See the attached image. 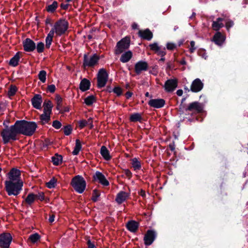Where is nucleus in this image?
I'll list each match as a JSON object with an SVG mask.
<instances>
[{
	"label": "nucleus",
	"instance_id": "9",
	"mask_svg": "<svg viewBox=\"0 0 248 248\" xmlns=\"http://www.w3.org/2000/svg\"><path fill=\"white\" fill-rule=\"evenodd\" d=\"M12 239V236L9 232H3L0 234V247L9 248Z\"/></svg>",
	"mask_w": 248,
	"mask_h": 248
},
{
	"label": "nucleus",
	"instance_id": "51",
	"mask_svg": "<svg viewBox=\"0 0 248 248\" xmlns=\"http://www.w3.org/2000/svg\"><path fill=\"white\" fill-rule=\"evenodd\" d=\"M85 239L87 241L88 248H96L94 244L92 242L89 236H86Z\"/></svg>",
	"mask_w": 248,
	"mask_h": 248
},
{
	"label": "nucleus",
	"instance_id": "21",
	"mask_svg": "<svg viewBox=\"0 0 248 248\" xmlns=\"http://www.w3.org/2000/svg\"><path fill=\"white\" fill-rule=\"evenodd\" d=\"M140 223L134 220L128 221L125 227L126 229L131 232H136L139 229Z\"/></svg>",
	"mask_w": 248,
	"mask_h": 248
},
{
	"label": "nucleus",
	"instance_id": "19",
	"mask_svg": "<svg viewBox=\"0 0 248 248\" xmlns=\"http://www.w3.org/2000/svg\"><path fill=\"white\" fill-rule=\"evenodd\" d=\"M42 101V96L39 94H35L31 99L33 107L38 109H41Z\"/></svg>",
	"mask_w": 248,
	"mask_h": 248
},
{
	"label": "nucleus",
	"instance_id": "5",
	"mask_svg": "<svg viewBox=\"0 0 248 248\" xmlns=\"http://www.w3.org/2000/svg\"><path fill=\"white\" fill-rule=\"evenodd\" d=\"M130 39L129 37H125L118 41L115 47L114 53L115 55H119L129 48L130 46Z\"/></svg>",
	"mask_w": 248,
	"mask_h": 248
},
{
	"label": "nucleus",
	"instance_id": "18",
	"mask_svg": "<svg viewBox=\"0 0 248 248\" xmlns=\"http://www.w3.org/2000/svg\"><path fill=\"white\" fill-rule=\"evenodd\" d=\"M186 109L188 111H195L197 113H201L202 111L203 108L199 102L195 101L190 103L186 108Z\"/></svg>",
	"mask_w": 248,
	"mask_h": 248
},
{
	"label": "nucleus",
	"instance_id": "43",
	"mask_svg": "<svg viewBox=\"0 0 248 248\" xmlns=\"http://www.w3.org/2000/svg\"><path fill=\"white\" fill-rule=\"evenodd\" d=\"M46 72L45 70H41L39 72L38 77V78L43 82L45 83L46 81Z\"/></svg>",
	"mask_w": 248,
	"mask_h": 248
},
{
	"label": "nucleus",
	"instance_id": "20",
	"mask_svg": "<svg viewBox=\"0 0 248 248\" xmlns=\"http://www.w3.org/2000/svg\"><path fill=\"white\" fill-rule=\"evenodd\" d=\"M35 201V194L30 193L22 202V205L27 207H31Z\"/></svg>",
	"mask_w": 248,
	"mask_h": 248
},
{
	"label": "nucleus",
	"instance_id": "35",
	"mask_svg": "<svg viewBox=\"0 0 248 248\" xmlns=\"http://www.w3.org/2000/svg\"><path fill=\"white\" fill-rule=\"evenodd\" d=\"M96 101V98L93 95L88 96L84 99V103L88 106H91Z\"/></svg>",
	"mask_w": 248,
	"mask_h": 248
},
{
	"label": "nucleus",
	"instance_id": "17",
	"mask_svg": "<svg viewBox=\"0 0 248 248\" xmlns=\"http://www.w3.org/2000/svg\"><path fill=\"white\" fill-rule=\"evenodd\" d=\"M93 180H98L99 183L104 186H108L109 182L107 180L105 175L99 171H96L93 176Z\"/></svg>",
	"mask_w": 248,
	"mask_h": 248
},
{
	"label": "nucleus",
	"instance_id": "53",
	"mask_svg": "<svg viewBox=\"0 0 248 248\" xmlns=\"http://www.w3.org/2000/svg\"><path fill=\"white\" fill-rule=\"evenodd\" d=\"M155 54L160 57L165 56L166 55V48L162 47Z\"/></svg>",
	"mask_w": 248,
	"mask_h": 248
},
{
	"label": "nucleus",
	"instance_id": "27",
	"mask_svg": "<svg viewBox=\"0 0 248 248\" xmlns=\"http://www.w3.org/2000/svg\"><path fill=\"white\" fill-rule=\"evenodd\" d=\"M133 56V53L131 51L128 50L122 54L120 61L123 63H126L130 61Z\"/></svg>",
	"mask_w": 248,
	"mask_h": 248
},
{
	"label": "nucleus",
	"instance_id": "63",
	"mask_svg": "<svg viewBox=\"0 0 248 248\" xmlns=\"http://www.w3.org/2000/svg\"><path fill=\"white\" fill-rule=\"evenodd\" d=\"M45 24L46 25L49 24L50 26H52V19L49 17H47L45 20Z\"/></svg>",
	"mask_w": 248,
	"mask_h": 248
},
{
	"label": "nucleus",
	"instance_id": "10",
	"mask_svg": "<svg viewBox=\"0 0 248 248\" xmlns=\"http://www.w3.org/2000/svg\"><path fill=\"white\" fill-rule=\"evenodd\" d=\"M156 236L157 233L155 230H147L143 238L145 245L148 246L152 245L155 240Z\"/></svg>",
	"mask_w": 248,
	"mask_h": 248
},
{
	"label": "nucleus",
	"instance_id": "59",
	"mask_svg": "<svg viewBox=\"0 0 248 248\" xmlns=\"http://www.w3.org/2000/svg\"><path fill=\"white\" fill-rule=\"evenodd\" d=\"M233 25H234V23L232 21V20L228 21L226 23V28L227 30L228 31H229L230 28H231L232 27Z\"/></svg>",
	"mask_w": 248,
	"mask_h": 248
},
{
	"label": "nucleus",
	"instance_id": "4",
	"mask_svg": "<svg viewBox=\"0 0 248 248\" xmlns=\"http://www.w3.org/2000/svg\"><path fill=\"white\" fill-rule=\"evenodd\" d=\"M70 185L78 193H82L86 187V182L84 178L79 175L74 176L71 180Z\"/></svg>",
	"mask_w": 248,
	"mask_h": 248
},
{
	"label": "nucleus",
	"instance_id": "38",
	"mask_svg": "<svg viewBox=\"0 0 248 248\" xmlns=\"http://www.w3.org/2000/svg\"><path fill=\"white\" fill-rule=\"evenodd\" d=\"M17 91V88L15 85H11L9 87L7 94L9 97L14 96Z\"/></svg>",
	"mask_w": 248,
	"mask_h": 248
},
{
	"label": "nucleus",
	"instance_id": "57",
	"mask_svg": "<svg viewBox=\"0 0 248 248\" xmlns=\"http://www.w3.org/2000/svg\"><path fill=\"white\" fill-rule=\"evenodd\" d=\"M56 90V87L54 84L49 85L47 86V91L50 93H54Z\"/></svg>",
	"mask_w": 248,
	"mask_h": 248
},
{
	"label": "nucleus",
	"instance_id": "58",
	"mask_svg": "<svg viewBox=\"0 0 248 248\" xmlns=\"http://www.w3.org/2000/svg\"><path fill=\"white\" fill-rule=\"evenodd\" d=\"M195 43L194 41L190 42V48H189V51L191 53H192L196 50V48L195 46Z\"/></svg>",
	"mask_w": 248,
	"mask_h": 248
},
{
	"label": "nucleus",
	"instance_id": "28",
	"mask_svg": "<svg viewBox=\"0 0 248 248\" xmlns=\"http://www.w3.org/2000/svg\"><path fill=\"white\" fill-rule=\"evenodd\" d=\"M100 153L106 160L109 161L111 159V156L110 155L109 151L106 146H102L101 147Z\"/></svg>",
	"mask_w": 248,
	"mask_h": 248
},
{
	"label": "nucleus",
	"instance_id": "41",
	"mask_svg": "<svg viewBox=\"0 0 248 248\" xmlns=\"http://www.w3.org/2000/svg\"><path fill=\"white\" fill-rule=\"evenodd\" d=\"M100 196V192L97 189H94L93 191L91 200L94 202L98 201V198Z\"/></svg>",
	"mask_w": 248,
	"mask_h": 248
},
{
	"label": "nucleus",
	"instance_id": "13",
	"mask_svg": "<svg viewBox=\"0 0 248 248\" xmlns=\"http://www.w3.org/2000/svg\"><path fill=\"white\" fill-rule=\"evenodd\" d=\"M24 50L27 52H33L36 49V44L30 38H27L23 41Z\"/></svg>",
	"mask_w": 248,
	"mask_h": 248
},
{
	"label": "nucleus",
	"instance_id": "62",
	"mask_svg": "<svg viewBox=\"0 0 248 248\" xmlns=\"http://www.w3.org/2000/svg\"><path fill=\"white\" fill-rule=\"evenodd\" d=\"M175 143L174 141H173L172 143H170L168 145V148L171 151H174L175 150Z\"/></svg>",
	"mask_w": 248,
	"mask_h": 248
},
{
	"label": "nucleus",
	"instance_id": "7",
	"mask_svg": "<svg viewBox=\"0 0 248 248\" xmlns=\"http://www.w3.org/2000/svg\"><path fill=\"white\" fill-rule=\"evenodd\" d=\"M99 60L100 57L97 54H94L90 59L88 58V55L85 54L84 55L82 67L84 69H86L87 67H93L98 64Z\"/></svg>",
	"mask_w": 248,
	"mask_h": 248
},
{
	"label": "nucleus",
	"instance_id": "42",
	"mask_svg": "<svg viewBox=\"0 0 248 248\" xmlns=\"http://www.w3.org/2000/svg\"><path fill=\"white\" fill-rule=\"evenodd\" d=\"M57 182V179L53 177L48 182L46 183V186H47V187L50 189L54 188L56 186Z\"/></svg>",
	"mask_w": 248,
	"mask_h": 248
},
{
	"label": "nucleus",
	"instance_id": "8",
	"mask_svg": "<svg viewBox=\"0 0 248 248\" xmlns=\"http://www.w3.org/2000/svg\"><path fill=\"white\" fill-rule=\"evenodd\" d=\"M108 78V74L106 69L101 68L99 69L97 75V86L99 89L105 86Z\"/></svg>",
	"mask_w": 248,
	"mask_h": 248
},
{
	"label": "nucleus",
	"instance_id": "32",
	"mask_svg": "<svg viewBox=\"0 0 248 248\" xmlns=\"http://www.w3.org/2000/svg\"><path fill=\"white\" fill-rule=\"evenodd\" d=\"M43 111L52 113V108L53 105L50 100H46L43 103Z\"/></svg>",
	"mask_w": 248,
	"mask_h": 248
},
{
	"label": "nucleus",
	"instance_id": "64",
	"mask_svg": "<svg viewBox=\"0 0 248 248\" xmlns=\"http://www.w3.org/2000/svg\"><path fill=\"white\" fill-rule=\"evenodd\" d=\"M60 6L62 9L66 10L68 8L69 4H64V3H62L61 4Z\"/></svg>",
	"mask_w": 248,
	"mask_h": 248
},
{
	"label": "nucleus",
	"instance_id": "61",
	"mask_svg": "<svg viewBox=\"0 0 248 248\" xmlns=\"http://www.w3.org/2000/svg\"><path fill=\"white\" fill-rule=\"evenodd\" d=\"M124 174L125 175L128 177L129 179H130L132 176V172L128 169H125L124 170Z\"/></svg>",
	"mask_w": 248,
	"mask_h": 248
},
{
	"label": "nucleus",
	"instance_id": "49",
	"mask_svg": "<svg viewBox=\"0 0 248 248\" xmlns=\"http://www.w3.org/2000/svg\"><path fill=\"white\" fill-rule=\"evenodd\" d=\"M113 92L116 94L117 96H120L123 93V90L120 87L116 86L113 89Z\"/></svg>",
	"mask_w": 248,
	"mask_h": 248
},
{
	"label": "nucleus",
	"instance_id": "3",
	"mask_svg": "<svg viewBox=\"0 0 248 248\" xmlns=\"http://www.w3.org/2000/svg\"><path fill=\"white\" fill-rule=\"evenodd\" d=\"M5 189L9 196H17L21 192L23 186L22 181L17 182H12L11 181H5Z\"/></svg>",
	"mask_w": 248,
	"mask_h": 248
},
{
	"label": "nucleus",
	"instance_id": "36",
	"mask_svg": "<svg viewBox=\"0 0 248 248\" xmlns=\"http://www.w3.org/2000/svg\"><path fill=\"white\" fill-rule=\"evenodd\" d=\"M82 145L81 142L79 140L77 139L76 140V145L74 147V149L72 152V154L74 155H78L79 154V151L81 149Z\"/></svg>",
	"mask_w": 248,
	"mask_h": 248
},
{
	"label": "nucleus",
	"instance_id": "47",
	"mask_svg": "<svg viewBox=\"0 0 248 248\" xmlns=\"http://www.w3.org/2000/svg\"><path fill=\"white\" fill-rule=\"evenodd\" d=\"M36 48L38 53H42L45 49V44L42 42H39L36 46Z\"/></svg>",
	"mask_w": 248,
	"mask_h": 248
},
{
	"label": "nucleus",
	"instance_id": "45",
	"mask_svg": "<svg viewBox=\"0 0 248 248\" xmlns=\"http://www.w3.org/2000/svg\"><path fill=\"white\" fill-rule=\"evenodd\" d=\"M57 102L56 109L57 110H60V108L62 106V98L60 96V95L57 94L55 98Z\"/></svg>",
	"mask_w": 248,
	"mask_h": 248
},
{
	"label": "nucleus",
	"instance_id": "34",
	"mask_svg": "<svg viewBox=\"0 0 248 248\" xmlns=\"http://www.w3.org/2000/svg\"><path fill=\"white\" fill-rule=\"evenodd\" d=\"M131 165L135 171L139 170L141 168V165L140 162L138 160V158L135 157L131 159Z\"/></svg>",
	"mask_w": 248,
	"mask_h": 248
},
{
	"label": "nucleus",
	"instance_id": "33",
	"mask_svg": "<svg viewBox=\"0 0 248 248\" xmlns=\"http://www.w3.org/2000/svg\"><path fill=\"white\" fill-rule=\"evenodd\" d=\"M51 160L53 165L58 166L62 163V156L57 153L51 157Z\"/></svg>",
	"mask_w": 248,
	"mask_h": 248
},
{
	"label": "nucleus",
	"instance_id": "15",
	"mask_svg": "<svg viewBox=\"0 0 248 248\" xmlns=\"http://www.w3.org/2000/svg\"><path fill=\"white\" fill-rule=\"evenodd\" d=\"M148 104L152 108H160L165 105V100L162 98L151 99L148 101Z\"/></svg>",
	"mask_w": 248,
	"mask_h": 248
},
{
	"label": "nucleus",
	"instance_id": "1",
	"mask_svg": "<svg viewBox=\"0 0 248 248\" xmlns=\"http://www.w3.org/2000/svg\"><path fill=\"white\" fill-rule=\"evenodd\" d=\"M18 135L30 137L35 133L37 125L35 122L25 120H17L15 123Z\"/></svg>",
	"mask_w": 248,
	"mask_h": 248
},
{
	"label": "nucleus",
	"instance_id": "26",
	"mask_svg": "<svg viewBox=\"0 0 248 248\" xmlns=\"http://www.w3.org/2000/svg\"><path fill=\"white\" fill-rule=\"evenodd\" d=\"M21 52L18 51L13 57L9 61V65L13 67H16L18 65L20 58Z\"/></svg>",
	"mask_w": 248,
	"mask_h": 248
},
{
	"label": "nucleus",
	"instance_id": "48",
	"mask_svg": "<svg viewBox=\"0 0 248 248\" xmlns=\"http://www.w3.org/2000/svg\"><path fill=\"white\" fill-rule=\"evenodd\" d=\"M35 200H39L40 201H45V193L43 192H39L37 194H35Z\"/></svg>",
	"mask_w": 248,
	"mask_h": 248
},
{
	"label": "nucleus",
	"instance_id": "37",
	"mask_svg": "<svg viewBox=\"0 0 248 248\" xmlns=\"http://www.w3.org/2000/svg\"><path fill=\"white\" fill-rule=\"evenodd\" d=\"M188 110L186 109V108L185 107V104H180L179 108H178V112L180 115H190V116L192 115V114H189L188 112Z\"/></svg>",
	"mask_w": 248,
	"mask_h": 248
},
{
	"label": "nucleus",
	"instance_id": "44",
	"mask_svg": "<svg viewBox=\"0 0 248 248\" xmlns=\"http://www.w3.org/2000/svg\"><path fill=\"white\" fill-rule=\"evenodd\" d=\"M224 27L222 23H219L216 21H213L212 28L215 31H218L220 28Z\"/></svg>",
	"mask_w": 248,
	"mask_h": 248
},
{
	"label": "nucleus",
	"instance_id": "24",
	"mask_svg": "<svg viewBox=\"0 0 248 248\" xmlns=\"http://www.w3.org/2000/svg\"><path fill=\"white\" fill-rule=\"evenodd\" d=\"M225 40V37L220 32L218 31L214 34L212 40L216 45L221 46L224 42Z\"/></svg>",
	"mask_w": 248,
	"mask_h": 248
},
{
	"label": "nucleus",
	"instance_id": "54",
	"mask_svg": "<svg viewBox=\"0 0 248 248\" xmlns=\"http://www.w3.org/2000/svg\"><path fill=\"white\" fill-rule=\"evenodd\" d=\"M62 125L61 123L58 120H55L52 123V126L57 129H60Z\"/></svg>",
	"mask_w": 248,
	"mask_h": 248
},
{
	"label": "nucleus",
	"instance_id": "16",
	"mask_svg": "<svg viewBox=\"0 0 248 248\" xmlns=\"http://www.w3.org/2000/svg\"><path fill=\"white\" fill-rule=\"evenodd\" d=\"M203 87V84L199 78L194 80L190 86V91L193 93L201 91Z\"/></svg>",
	"mask_w": 248,
	"mask_h": 248
},
{
	"label": "nucleus",
	"instance_id": "29",
	"mask_svg": "<svg viewBox=\"0 0 248 248\" xmlns=\"http://www.w3.org/2000/svg\"><path fill=\"white\" fill-rule=\"evenodd\" d=\"M59 3L57 1H53L52 4L47 5L46 6L45 10L49 13L53 14L55 13L58 7Z\"/></svg>",
	"mask_w": 248,
	"mask_h": 248
},
{
	"label": "nucleus",
	"instance_id": "46",
	"mask_svg": "<svg viewBox=\"0 0 248 248\" xmlns=\"http://www.w3.org/2000/svg\"><path fill=\"white\" fill-rule=\"evenodd\" d=\"M72 127L70 124L64 126L63 128V133L66 136L70 135L72 133Z\"/></svg>",
	"mask_w": 248,
	"mask_h": 248
},
{
	"label": "nucleus",
	"instance_id": "6",
	"mask_svg": "<svg viewBox=\"0 0 248 248\" xmlns=\"http://www.w3.org/2000/svg\"><path fill=\"white\" fill-rule=\"evenodd\" d=\"M56 29V33L58 36L64 34L69 27L68 22L64 18H60L54 25Z\"/></svg>",
	"mask_w": 248,
	"mask_h": 248
},
{
	"label": "nucleus",
	"instance_id": "30",
	"mask_svg": "<svg viewBox=\"0 0 248 248\" xmlns=\"http://www.w3.org/2000/svg\"><path fill=\"white\" fill-rule=\"evenodd\" d=\"M51 112H47L43 111V113L40 116V119L41 120V124H44L46 123H48L50 120Z\"/></svg>",
	"mask_w": 248,
	"mask_h": 248
},
{
	"label": "nucleus",
	"instance_id": "55",
	"mask_svg": "<svg viewBox=\"0 0 248 248\" xmlns=\"http://www.w3.org/2000/svg\"><path fill=\"white\" fill-rule=\"evenodd\" d=\"M166 47L168 50H173L176 47V46L172 43H168L166 45Z\"/></svg>",
	"mask_w": 248,
	"mask_h": 248
},
{
	"label": "nucleus",
	"instance_id": "40",
	"mask_svg": "<svg viewBox=\"0 0 248 248\" xmlns=\"http://www.w3.org/2000/svg\"><path fill=\"white\" fill-rule=\"evenodd\" d=\"M149 47L151 50L153 51L155 54L162 47L159 46L157 42H154L153 44H150Z\"/></svg>",
	"mask_w": 248,
	"mask_h": 248
},
{
	"label": "nucleus",
	"instance_id": "2",
	"mask_svg": "<svg viewBox=\"0 0 248 248\" xmlns=\"http://www.w3.org/2000/svg\"><path fill=\"white\" fill-rule=\"evenodd\" d=\"M3 125L4 128L1 130L0 136L2 137L3 144H7L11 140L15 141L17 140V136L18 134L15 124L9 126L5 124V121H4Z\"/></svg>",
	"mask_w": 248,
	"mask_h": 248
},
{
	"label": "nucleus",
	"instance_id": "39",
	"mask_svg": "<svg viewBox=\"0 0 248 248\" xmlns=\"http://www.w3.org/2000/svg\"><path fill=\"white\" fill-rule=\"evenodd\" d=\"M40 235L38 233H35L32 234H31L28 238L29 240H30L32 243H35L37 242L40 239Z\"/></svg>",
	"mask_w": 248,
	"mask_h": 248
},
{
	"label": "nucleus",
	"instance_id": "14",
	"mask_svg": "<svg viewBox=\"0 0 248 248\" xmlns=\"http://www.w3.org/2000/svg\"><path fill=\"white\" fill-rule=\"evenodd\" d=\"M148 69V64L146 62L140 61L135 65V72L137 75H140L142 71H146Z\"/></svg>",
	"mask_w": 248,
	"mask_h": 248
},
{
	"label": "nucleus",
	"instance_id": "11",
	"mask_svg": "<svg viewBox=\"0 0 248 248\" xmlns=\"http://www.w3.org/2000/svg\"><path fill=\"white\" fill-rule=\"evenodd\" d=\"M7 176L9 179V181L12 182H17V181H22L21 180V171L16 168H12L7 174Z\"/></svg>",
	"mask_w": 248,
	"mask_h": 248
},
{
	"label": "nucleus",
	"instance_id": "50",
	"mask_svg": "<svg viewBox=\"0 0 248 248\" xmlns=\"http://www.w3.org/2000/svg\"><path fill=\"white\" fill-rule=\"evenodd\" d=\"M53 41V37L46 36L45 39L46 41V47L47 49L49 48L50 47V46L51 45V43Z\"/></svg>",
	"mask_w": 248,
	"mask_h": 248
},
{
	"label": "nucleus",
	"instance_id": "52",
	"mask_svg": "<svg viewBox=\"0 0 248 248\" xmlns=\"http://www.w3.org/2000/svg\"><path fill=\"white\" fill-rule=\"evenodd\" d=\"M198 54L199 56H201L202 58L206 59L207 57V56L206 54V51L205 49H200L198 50Z\"/></svg>",
	"mask_w": 248,
	"mask_h": 248
},
{
	"label": "nucleus",
	"instance_id": "25",
	"mask_svg": "<svg viewBox=\"0 0 248 248\" xmlns=\"http://www.w3.org/2000/svg\"><path fill=\"white\" fill-rule=\"evenodd\" d=\"M91 82L86 78L82 79L79 84V89L82 92H85L90 89Z\"/></svg>",
	"mask_w": 248,
	"mask_h": 248
},
{
	"label": "nucleus",
	"instance_id": "23",
	"mask_svg": "<svg viewBox=\"0 0 248 248\" xmlns=\"http://www.w3.org/2000/svg\"><path fill=\"white\" fill-rule=\"evenodd\" d=\"M130 194L125 191H121L116 195L115 201L119 204H122L127 199Z\"/></svg>",
	"mask_w": 248,
	"mask_h": 248
},
{
	"label": "nucleus",
	"instance_id": "12",
	"mask_svg": "<svg viewBox=\"0 0 248 248\" xmlns=\"http://www.w3.org/2000/svg\"><path fill=\"white\" fill-rule=\"evenodd\" d=\"M177 85L178 80L176 78H173L166 80L163 87L166 92L171 93L175 90Z\"/></svg>",
	"mask_w": 248,
	"mask_h": 248
},
{
	"label": "nucleus",
	"instance_id": "56",
	"mask_svg": "<svg viewBox=\"0 0 248 248\" xmlns=\"http://www.w3.org/2000/svg\"><path fill=\"white\" fill-rule=\"evenodd\" d=\"M88 124V121L82 120L79 122V127L80 129L83 128Z\"/></svg>",
	"mask_w": 248,
	"mask_h": 248
},
{
	"label": "nucleus",
	"instance_id": "22",
	"mask_svg": "<svg viewBox=\"0 0 248 248\" xmlns=\"http://www.w3.org/2000/svg\"><path fill=\"white\" fill-rule=\"evenodd\" d=\"M138 34L142 39L148 41L151 40L153 37V34L149 29H146L144 30H140Z\"/></svg>",
	"mask_w": 248,
	"mask_h": 248
},
{
	"label": "nucleus",
	"instance_id": "31",
	"mask_svg": "<svg viewBox=\"0 0 248 248\" xmlns=\"http://www.w3.org/2000/svg\"><path fill=\"white\" fill-rule=\"evenodd\" d=\"M143 118L141 114L139 113H134L130 115L129 121L131 122L136 123L137 122H141Z\"/></svg>",
	"mask_w": 248,
	"mask_h": 248
},
{
	"label": "nucleus",
	"instance_id": "60",
	"mask_svg": "<svg viewBox=\"0 0 248 248\" xmlns=\"http://www.w3.org/2000/svg\"><path fill=\"white\" fill-rule=\"evenodd\" d=\"M55 32L56 33V29H55V27L54 26L53 27L50 31L47 34V36L53 38Z\"/></svg>",
	"mask_w": 248,
	"mask_h": 248
}]
</instances>
